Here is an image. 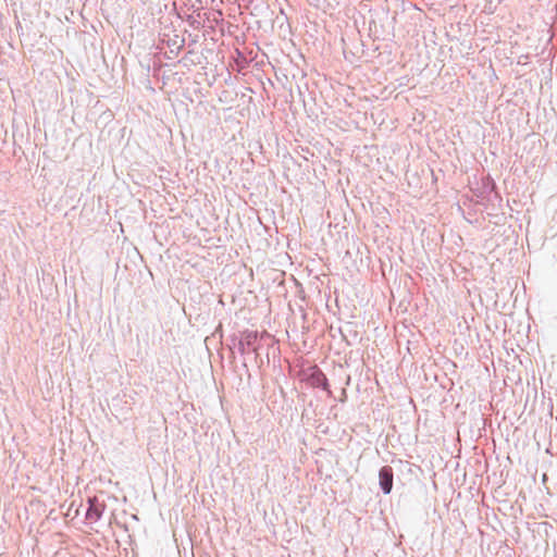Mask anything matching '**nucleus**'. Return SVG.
<instances>
[{
    "label": "nucleus",
    "instance_id": "f257e3e1",
    "mask_svg": "<svg viewBox=\"0 0 557 557\" xmlns=\"http://www.w3.org/2000/svg\"><path fill=\"white\" fill-rule=\"evenodd\" d=\"M304 382L310 384L313 388H320L325 391L327 395L331 397L332 391L330 389V382L324 372L318 366H310L306 370L302 371Z\"/></svg>",
    "mask_w": 557,
    "mask_h": 557
},
{
    "label": "nucleus",
    "instance_id": "f03ea898",
    "mask_svg": "<svg viewBox=\"0 0 557 557\" xmlns=\"http://www.w3.org/2000/svg\"><path fill=\"white\" fill-rule=\"evenodd\" d=\"M259 336L260 335H259L258 331H250V330L243 331L242 337L238 339V343H237L238 352L242 356H244L251 351L255 354L256 359H257L259 356V349H260V346L257 345Z\"/></svg>",
    "mask_w": 557,
    "mask_h": 557
},
{
    "label": "nucleus",
    "instance_id": "7ed1b4c3",
    "mask_svg": "<svg viewBox=\"0 0 557 557\" xmlns=\"http://www.w3.org/2000/svg\"><path fill=\"white\" fill-rule=\"evenodd\" d=\"M394 470L391 466H383L379 470V486L384 495H388L393 491Z\"/></svg>",
    "mask_w": 557,
    "mask_h": 557
},
{
    "label": "nucleus",
    "instance_id": "20e7f679",
    "mask_svg": "<svg viewBox=\"0 0 557 557\" xmlns=\"http://www.w3.org/2000/svg\"><path fill=\"white\" fill-rule=\"evenodd\" d=\"M88 506L85 512V519L89 522H96L101 519L104 511V505L100 504L96 497L88 498Z\"/></svg>",
    "mask_w": 557,
    "mask_h": 557
},
{
    "label": "nucleus",
    "instance_id": "39448f33",
    "mask_svg": "<svg viewBox=\"0 0 557 557\" xmlns=\"http://www.w3.org/2000/svg\"><path fill=\"white\" fill-rule=\"evenodd\" d=\"M184 44H185V39L182 38L180 41H178V36L176 35L174 39H171L169 40L168 45L170 47H176V53H178L181 51V49L184 47Z\"/></svg>",
    "mask_w": 557,
    "mask_h": 557
},
{
    "label": "nucleus",
    "instance_id": "423d86ee",
    "mask_svg": "<svg viewBox=\"0 0 557 557\" xmlns=\"http://www.w3.org/2000/svg\"><path fill=\"white\" fill-rule=\"evenodd\" d=\"M274 23H277L280 25V28L284 26V24L288 21L286 14L284 13L283 9L280 10V15H277L274 20Z\"/></svg>",
    "mask_w": 557,
    "mask_h": 557
},
{
    "label": "nucleus",
    "instance_id": "0eeeda50",
    "mask_svg": "<svg viewBox=\"0 0 557 557\" xmlns=\"http://www.w3.org/2000/svg\"><path fill=\"white\" fill-rule=\"evenodd\" d=\"M190 26H193L194 28L198 29L200 28V23L198 22V20L193 16V15H188L187 16V20H186Z\"/></svg>",
    "mask_w": 557,
    "mask_h": 557
},
{
    "label": "nucleus",
    "instance_id": "6e6552de",
    "mask_svg": "<svg viewBox=\"0 0 557 557\" xmlns=\"http://www.w3.org/2000/svg\"><path fill=\"white\" fill-rule=\"evenodd\" d=\"M495 188H496V185H495V183L492 181V182L490 183V189H491V190H493V189H495Z\"/></svg>",
    "mask_w": 557,
    "mask_h": 557
},
{
    "label": "nucleus",
    "instance_id": "1a4fd4ad",
    "mask_svg": "<svg viewBox=\"0 0 557 557\" xmlns=\"http://www.w3.org/2000/svg\"><path fill=\"white\" fill-rule=\"evenodd\" d=\"M243 368H244L246 371H248V366H247V363H246V362H244V363H243Z\"/></svg>",
    "mask_w": 557,
    "mask_h": 557
},
{
    "label": "nucleus",
    "instance_id": "9d476101",
    "mask_svg": "<svg viewBox=\"0 0 557 557\" xmlns=\"http://www.w3.org/2000/svg\"><path fill=\"white\" fill-rule=\"evenodd\" d=\"M349 381H350V376H347V385L349 384Z\"/></svg>",
    "mask_w": 557,
    "mask_h": 557
}]
</instances>
